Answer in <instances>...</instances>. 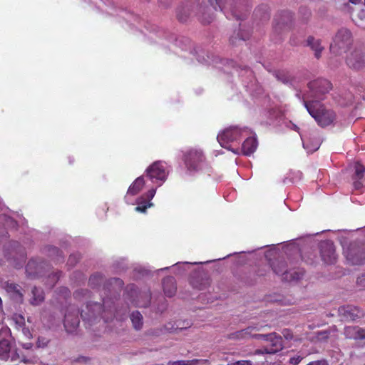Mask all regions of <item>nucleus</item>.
Listing matches in <instances>:
<instances>
[{
  "mask_svg": "<svg viewBox=\"0 0 365 365\" xmlns=\"http://www.w3.org/2000/svg\"><path fill=\"white\" fill-rule=\"evenodd\" d=\"M115 317V307L113 302L103 299V305L98 302H89L86 309L81 312V317L83 321L92 324L98 319H103L108 322Z\"/></svg>",
  "mask_w": 365,
  "mask_h": 365,
  "instance_id": "1",
  "label": "nucleus"
},
{
  "mask_svg": "<svg viewBox=\"0 0 365 365\" xmlns=\"http://www.w3.org/2000/svg\"><path fill=\"white\" fill-rule=\"evenodd\" d=\"M304 106L309 113L322 127L329 125L336 118L335 113L326 109L319 101H304Z\"/></svg>",
  "mask_w": 365,
  "mask_h": 365,
  "instance_id": "2",
  "label": "nucleus"
},
{
  "mask_svg": "<svg viewBox=\"0 0 365 365\" xmlns=\"http://www.w3.org/2000/svg\"><path fill=\"white\" fill-rule=\"evenodd\" d=\"M182 160L190 173L200 170L206 163V158L200 149L190 148L183 153Z\"/></svg>",
  "mask_w": 365,
  "mask_h": 365,
  "instance_id": "3",
  "label": "nucleus"
},
{
  "mask_svg": "<svg viewBox=\"0 0 365 365\" xmlns=\"http://www.w3.org/2000/svg\"><path fill=\"white\" fill-rule=\"evenodd\" d=\"M352 43V36L349 30L341 29L338 31L333 42L330 45V50L336 55L346 52Z\"/></svg>",
  "mask_w": 365,
  "mask_h": 365,
  "instance_id": "4",
  "label": "nucleus"
},
{
  "mask_svg": "<svg viewBox=\"0 0 365 365\" xmlns=\"http://www.w3.org/2000/svg\"><path fill=\"white\" fill-rule=\"evenodd\" d=\"M127 294L132 304L138 307H147L150 305L151 293L150 291L139 292L134 284L127 287Z\"/></svg>",
  "mask_w": 365,
  "mask_h": 365,
  "instance_id": "5",
  "label": "nucleus"
},
{
  "mask_svg": "<svg viewBox=\"0 0 365 365\" xmlns=\"http://www.w3.org/2000/svg\"><path fill=\"white\" fill-rule=\"evenodd\" d=\"M273 272L278 275H282V279L285 282H292L300 279L303 273L302 272H290L287 270V265L284 260L276 259L271 264Z\"/></svg>",
  "mask_w": 365,
  "mask_h": 365,
  "instance_id": "6",
  "label": "nucleus"
},
{
  "mask_svg": "<svg viewBox=\"0 0 365 365\" xmlns=\"http://www.w3.org/2000/svg\"><path fill=\"white\" fill-rule=\"evenodd\" d=\"M146 176L154 183L162 185L167 178L168 171L165 163L162 161H155L151 164L145 170Z\"/></svg>",
  "mask_w": 365,
  "mask_h": 365,
  "instance_id": "7",
  "label": "nucleus"
},
{
  "mask_svg": "<svg viewBox=\"0 0 365 365\" xmlns=\"http://www.w3.org/2000/svg\"><path fill=\"white\" fill-rule=\"evenodd\" d=\"M308 87L312 91L315 101L323 100L322 96L327 93L331 89V83L327 79L320 78L311 81Z\"/></svg>",
  "mask_w": 365,
  "mask_h": 365,
  "instance_id": "8",
  "label": "nucleus"
},
{
  "mask_svg": "<svg viewBox=\"0 0 365 365\" xmlns=\"http://www.w3.org/2000/svg\"><path fill=\"white\" fill-rule=\"evenodd\" d=\"M242 130L240 128L237 126H230L217 135V140L222 147L228 148L227 145L229 143L240 140Z\"/></svg>",
  "mask_w": 365,
  "mask_h": 365,
  "instance_id": "9",
  "label": "nucleus"
},
{
  "mask_svg": "<svg viewBox=\"0 0 365 365\" xmlns=\"http://www.w3.org/2000/svg\"><path fill=\"white\" fill-rule=\"evenodd\" d=\"M293 19L292 14L289 11H282L278 13L274 19V29L276 32L290 28Z\"/></svg>",
  "mask_w": 365,
  "mask_h": 365,
  "instance_id": "10",
  "label": "nucleus"
},
{
  "mask_svg": "<svg viewBox=\"0 0 365 365\" xmlns=\"http://www.w3.org/2000/svg\"><path fill=\"white\" fill-rule=\"evenodd\" d=\"M348 66L354 70H359L365 66V51L355 49L346 58Z\"/></svg>",
  "mask_w": 365,
  "mask_h": 365,
  "instance_id": "11",
  "label": "nucleus"
},
{
  "mask_svg": "<svg viewBox=\"0 0 365 365\" xmlns=\"http://www.w3.org/2000/svg\"><path fill=\"white\" fill-rule=\"evenodd\" d=\"M346 259L353 265H361L365 263V246L364 247L351 245L346 251Z\"/></svg>",
  "mask_w": 365,
  "mask_h": 365,
  "instance_id": "12",
  "label": "nucleus"
},
{
  "mask_svg": "<svg viewBox=\"0 0 365 365\" xmlns=\"http://www.w3.org/2000/svg\"><path fill=\"white\" fill-rule=\"evenodd\" d=\"M319 248L321 257L324 263L334 264L336 262L335 247L332 242L323 241L320 243Z\"/></svg>",
  "mask_w": 365,
  "mask_h": 365,
  "instance_id": "13",
  "label": "nucleus"
},
{
  "mask_svg": "<svg viewBox=\"0 0 365 365\" xmlns=\"http://www.w3.org/2000/svg\"><path fill=\"white\" fill-rule=\"evenodd\" d=\"M339 315L345 321H354L363 317V312L357 307L344 305L339 307Z\"/></svg>",
  "mask_w": 365,
  "mask_h": 365,
  "instance_id": "14",
  "label": "nucleus"
},
{
  "mask_svg": "<svg viewBox=\"0 0 365 365\" xmlns=\"http://www.w3.org/2000/svg\"><path fill=\"white\" fill-rule=\"evenodd\" d=\"M210 4L213 7V9L217 11L219 9L221 11H223L226 15H227L228 11H230L232 15L236 18V19H241L242 17L239 16L235 11L233 10V8L230 4L227 3L228 0H207Z\"/></svg>",
  "mask_w": 365,
  "mask_h": 365,
  "instance_id": "15",
  "label": "nucleus"
},
{
  "mask_svg": "<svg viewBox=\"0 0 365 365\" xmlns=\"http://www.w3.org/2000/svg\"><path fill=\"white\" fill-rule=\"evenodd\" d=\"M344 334L346 339L355 341L365 339V329L357 326H348L344 328Z\"/></svg>",
  "mask_w": 365,
  "mask_h": 365,
  "instance_id": "16",
  "label": "nucleus"
},
{
  "mask_svg": "<svg viewBox=\"0 0 365 365\" xmlns=\"http://www.w3.org/2000/svg\"><path fill=\"white\" fill-rule=\"evenodd\" d=\"M269 344L266 345L268 350L266 351L269 354H274L281 351L283 349V340L281 336L277 335L276 333H272V337L267 341Z\"/></svg>",
  "mask_w": 365,
  "mask_h": 365,
  "instance_id": "17",
  "label": "nucleus"
},
{
  "mask_svg": "<svg viewBox=\"0 0 365 365\" xmlns=\"http://www.w3.org/2000/svg\"><path fill=\"white\" fill-rule=\"evenodd\" d=\"M163 287L165 294L172 297L175 294L177 287L176 282L173 277H166L163 279Z\"/></svg>",
  "mask_w": 365,
  "mask_h": 365,
  "instance_id": "18",
  "label": "nucleus"
},
{
  "mask_svg": "<svg viewBox=\"0 0 365 365\" xmlns=\"http://www.w3.org/2000/svg\"><path fill=\"white\" fill-rule=\"evenodd\" d=\"M258 145L257 140L255 137L247 138L242 145V153L243 155L249 156L254 153Z\"/></svg>",
  "mask_w": 365,
  "mask_h": 365,
  "instance_id": "19",
  "label": "nucleus"
},
{
  "mask_svg": "<svg viewBox=\"0 0 365 365\" xmlns=\"http://www.w3.org/2000/svg\"><path fill=\"white\" fill-rule=\"evenodd\" d=\"M78 313L79 311H76V314L73 317L69 313L65 314L63 324L67 331H71L73 329H75L76 327H78L80 322L78 317Z\"/></svg>",
  "mask_w": 365,
  "mask_h": 365,
  "instance_id": "20",
  "label": "nucleus"
},
{
  "mask_svg": "<svg viewBox=\"0 0 365 365\" xmlns=\"http://www.w3.org/2000/svg\"><path fill=\"white\" fill-rule=\"evenodd\" d=\"M145 185L143 176L137 178L135 181L130 185L128 189L127 194L134 196L138 194Z\"/></svg>",
  "mask_w": 365,
  "mask_h": 365,
  "instance_id": "21",
  "label": "nucleus"
},
{
  "mask_svg": "<svg viewBox=\"0 0 365 365\" xmlns=\"http://www.w3.org/2000/svg\"><path fill=\"white\" fill-rule=\"evenodd\" d=\"M254 330H259V329L255 327H248L244 329H242V330L237 331L235 333L230 334L229 336V338L232 339H245L249 336H251V333Z\"/></svg>",
  "mask_w": 365,
  "mask_h": 365,
  "instance_id": "22",
  "label": "nucleus"
},
{
  "mask_svg": "<svg viewBox=\"0 0 365 365\" xmlns=\"http://www.w3.org/2000/svg\"><path fill=\"white\" fill-rule=\"evenodd\" d=\"M307 45L315 51L316 58H319L321 56V53L323 47L321 46V42L319 39H315L314 37L309 36L307 39Z\"/></svg>",
  "mask_w": 365,
  "mask_h": 365,
  "instance_id": "23",
  "label": "nucleus"
},
{
  "mask_svg": "<svg viewBox=\"0 0 365 365\" xmlns=\"http://www.w3.org/2000/svg\"><path fill=\"white\" fill-rule=\"evenodd\" d=\"M11 350L10 341L7 339H2L0 341V359L2 360H7L9 357Z\"/></svg>",
  "mask_w": 365,
  "mask_h": 365,
  "instance_id": "24",
  "label": "nucleus"
},
{
  "mask_svg": "<svg viewBox=\"0 0 365 365\" xmlns=\"http://www.w3.org/2000/svg\"><path fill=\"white\" fill-rule=\"evenodd\" d=\"M32 298L31 299V303L33 305H38L42 302L44 299L43 292L41 288L34 287L31 291Z\"/></svg>",
  "mask_w": 365,
  "mask_h": 365,
  "instance_id": "25",
  "label": "nucleus"
},
{
  "mask_svg": "<svg viewBox=\"0 0 365 365\" xmlns=\"http://www.w3.org/2000/svg\"><path fill=\"white\" fill-rule=\"evenodd\" d=\"M354 173L352 176L353 180H363L365 177V167L360 162L354 163Z\"/></svg>",
  "mask_w": 365,
  "mask_h": 365,
  "instance_id": "26",
  "label": "nucleus"
},
{
  "mask_svg": "<svg viewBox=\"0 0 365 365\" xmlns=\"http://www.w3.org/2000/svg\"><path fill=\"white\" fill-rule=\"evenodd\" d=\"M190 283L194 288L199 290L205 289L209 284L208 279H203L202 277L197 276L191 279Z\"/></svg>",
  "mask_w": 365,
  "mask_h": 365,
  "instance_id": "27",
  "label": "nucleus"
},
{
  "mask_svg": "<svg viewBox=\"0 0 365 365\" xmlns=\"http://www.w3.org/2000/svg\"><path fill=\"white\" fill-rule=\"evenodd\" d=\"M255 16L261 21H267L269 19V9L267 5H260L255 10Z\"/></svg>",
  "mask_w": 365,
  "mask_h": 365,
  "instance_id": "28",
  "label": "nucleus"
},
{
  "mask_svg": "<svg viewBox=\"0 0 365 365\" xmlns=\"http://www.w3.org/2000/svg\"><path fill=\"white\" fill-rule=\"evenodd\" d=\"M130 320L132 322L133 327L136 330H139L143 327V316L138 311L132 312V314H130Z\"/></svg>",
  "mask_w": 365,
  "mask_h": 365,
  "instance_id": "29",
  "label": "nucleus"
},
{
  "mask_svg": "<svg viewBox=\"0 0 365 365\" xmlns=\"http://www.w3.org/2000/svg\"><path fill=\"white\" fill-rule=\"evenodd\" d=\"M6 290L8 292L12 294L14 297H15L17 300H22L23 294L20 290L19 285L14 283L7 284Z\"/></svg>",
  "mask_w": 365,
  "mask_h": 365,
  "instance_id": "30",
  "label": "nucleus"
},
{
  "mask_svg": "<svg viewBox=\"0 0 365 365\" xmlns=\"http://www.w3.org/2000/svg\"><path fill=\"white\" fill-rule=\"evenodd\" d=\"M250 37L248 31H239L236 36L233 35L230 38V42L232 45H236L240 42H244Z\"/></svg>",
  "mask_w": 365,
  "mask_h": 365,
  "instance_id": "31",
  "label": "nucleus"
},
{
  "mask_svg": "<svg viewBox=\"0 0 365 365\" xmlns=\"http://www.w3.org/2000/svg\"><path fill=\"white\" fill-rule=\"evenodd\" d=\"M103 281V275L99 273H96L90 277L88 283L91 287L95 288L99 286Z\"/></svg>",
  "mask_w": 365,
  "mask_h": 365,
  "instance_id": "32",
  "label": "nucleus"
},
{
  "mask_svg": "<svg viewBox=\"0 0 365 365\" xmlns=\"http://www.w3.org/2000/svg\"><path fill=\"white\" fill-rule=\"evenodd\" d=\"M199 359H192V360H178L172 361H170L168 364V365H197L199 363Z\"/></svg>",
  "mask_w": 365,
  "mask_h": 365,
  "instance_id": "33",
  "label": "nucleus"
},
{
  "mask_svg": "<svg viewBox=\"0 0 365 365\" xmlns=\"http://www.w3.org/2000/svg\"><path fill=\"white\" fill-rule=\"evenodd\" d=\"M153 206V203L150 202H139L138 206H136L135 207V210L136 212H143V213H145L147 210V209L150 207Z\"/></svg>",
  "mask_w": 365,
  "mask_h": 365,
  "instance_id": "34",
  "label": "nucleus"
},
{
  "mask_svg": "<svg viewBox=\"0 0 365 365\" xmlns=\"http://www.w3.org/2000/svg\"><path fill=\"white\" fill-rule=\"evenodd\" d=\"M329 330L320 331L317 333V339L320 341H327L330 336Z\"/></svg>",
  "mask_w": 365,
  "mask_h": 365,
  "instance_id": "35",
  "label": "nucleus"
},
{
  "mask_svg": "<svg viewBox=\"0 0 365 365\" xmlns=\"http://www.w3.org/2000/svg\"><path fill=\"white\" fill-rule=\"evenodd\" d=\"M61 276V272H58L49 275L48 280H51L50 288H52L54 284L58 282Z\"/></svg>",
  "mask_w": 365,
  "mask_h": 365,
  "instance_id": "36",
  "label": "nucleus"
},
{
  "mask_svg": "<svg viewBox=\"0 0 365 365\" xmlns=\"http://www.w3.org/2000/svg\"><path fill=\"white\" fill-rule=\"evenodd\" d=\"M156 188H151L145 194V197L146 199L145 202H150V200L153 198L155 195Z\"/></svg>",
  "mask_w": 365,
  "mask_h": 365,
  "instance_id": "37",
  "label": "nucleus"
},
{
  "mask_svg": "<svg viewBox=\"0 0 365 365\" xmlns=\"http://www.w3.org/2000/svg\"><path fill=\"white\" fill-rule=\"evenodd\" d=\"M302 359H303V357L302 356L297 355V356L291 357L289 359V363L292 365H298L302 361Z\"/></svg>",
  "mask_w": 365,
  "mask_h": 365,
  "instance_id": "38",
  "label": "nucleus"
},
{
  "mask_svg": "<svg viewBox=\"0 0 365 365\" xmlns=\"http://www.w3.org/2000/svg\"><path fill=\"white\" fill-rule=\"evenodd\" d=\"M272 333L269 334H251V336L253 338L258 339H263V340H265L267 341L269 340V339L270 337H272Z\"/></svg>",
  "mask_w": 365,
  "mask_h": 365,
  "instance_id": "39",
  "label": "nucleus"
},
{
  "mask_svg": "<svg viewBox=\"0 0 365 365\" xmlns=\"http://www.w3.org/2000/svg\"><path fill=\"white\" fill-rule=\"evenodd\" d=\"M78 259L79 257L76 255H71L68 257V263L70 265L73 266L78 261Z\"/></svg>",
  "mask_w": 365,
  "mask_h": 365,
  "instance_id": "40",
  "label": "nucleus"
},
{
  "mask_svg": "<svg viewBox=\"0 0 365 365\" xmlns=\"http://www.w3.org/2000/svg\"><path fill=\"white\" fill-rule=\"evenodd\" d=\"M48 343V340L45 338H40L38 337L37 341V345L39 347H44L46 346Z\"/></svg>",
  "mask_w": 365,
  "mask_h": 365,
  "instance_id": "41",
  "label": "nucleus"
},
{
  "mask_svg": "<svg viewBox=\"0 0 365 365\" xmlns=\"http://www.w3.org/2000/svg\"><path fill=\"white\" fill-rule=\"evenodd\" d=\"M212 19H213L212 16H208L207 17L205 14H202V16L200 18L202 23L205 24H210L212 21Z\"/></svg>",
  "mask_w": 365,
  "mask_h": 365,
  "instance_id": "42",
  "label": "nucleus"
},
{
  "mask_svg": "<svg viewBox=\"0 0 365 365\" xmlns=\"http://www.w3.org/2000/svg\"><path fill=\"white\" fill-rule=\"evenodd\" d=\"M113 282L115 283L118 286L121 287L123 285V282L119 278H113L109 280V284H112Z\"/></svg>",
  "mask_w": 365,
  "mask_h": 365,
  "instance_id": "43",
  "label": "nucleus"
},
{
  "mask_svg": "<svg viewBox=\"0 0 365 365\" xmlns=\"http://www.w3.org/2000/svg\"><path fill=\"white\" fill-rule=\"evenodd\" d=\"M232 365H252V364L250 360H241L236 361Z\"/></svg>",
  "mask_w": 365,
  "mask_h": 365,
  "instance_id": "44",
  "label": "nucleus"
},
{
  "mask_svg": "<svg viewBox=\"0 0 365 365\" xmlns=\"http://www.w3.org/2000/svg\"><path fill=\"white\" fill-rule=\"evenodd\" d=\"M361 180H354L353 185L356 190H359L363 186V184L361 182Z\"/></svg>",
  "mask_w": 365,
  "mask_h": 365,
  "instance_id": "45",
  "label": "nucleus"
},
{
  "mask_svg": "<svg viewBox=\"0 0 365 365\" xmlns=\"http://www.w3.org/2000/svg\"><path fill=\"white\" fill-rule=\"evenodd\" d=\"M356 282L359 286L365 287V274L358 277Z\"/></svg>",
  "mask_w": 365,
  "mask_h": 365,
  "instance_id": "46",
  "label": "nucleus"
},
{
  "mask_svg": "<svg viewBox=\"0 0 365 365\" xmlns=\"http://www.w3.org/2000/svg\"><path fill=\"white\" fill-rule=\"evenodd\" d=\"M267 350H268V348H267V346H263V347H262V348H261V349H259L255 350V354H269V353H268V352L265 351H267Z\"/></svg>",
  "mask_w": 365,
  "mask_h": 365,
  "instance_id": "47",
  "label": "nucleus"
},
{
  "mask_svg": "<svg viewBox=\"0 0 365 365\" xmlns=\"http://www.w3.org/2000/svg\"><path fill=\"white\" fill-rule=\"evenodd\" d=\"M16 322L21 324H24V318L21 315H19L16 317Z\"/></svg>",
  "mask_w": 365,
  "mask_h": 365,
  "instance_id": "48",
  "label": "nucleus"
},
{
  "mask_svg": "<svg viewBox=\"0 0 365 365\" xmlns=\"http://www.w3.org/2000/svg\"><path fill=\"white\" fill-rule=\"evenodd\" d=\"M52 252L56 253L57 255L61 256V252L56 247H52Z\"/></svg>",
  "mask_w": 365,
  "mask_h": 365,
  "instance_id": "49",
  "label": "nucleus"
},
{
  "mask_svg": "<svg viewBox=\"0 0 365 365\" xmlns=\"http://www.w3.org/2000/svg\"><path fill=\"white\" fill-rule=\"evenodd\" d=\"M83 292H86L87 293L88 291L87 290H81V291H76L75 293H74V296L75 297H78L79 296L80 294L83 293Z\"/></svg>",
  "mask_w": 365,
  "mask_h": 365,
  "instance_id": "50",
  "label": "nucleus"
},
{
  "mask_svg": "<svg viewBox=\"0 0 365 365\" xmlns=\"http://www.w3.org/2000/svg\"><path fill=\"white\" fill-rule=\"evenodd\" d=\"M349 2L354 4H356L361 1V0H349Z\"/></svg>",
  "mask_w": 365,
  "mask_h": 365,
  "instance_id": "51",
  "label": "nucleus"
},
{
  "mask_svg": "<svg viewBox=\"0 0 365 365\" xmlns=\"http://www.w3.org/2000/svg\"><path fill=\"white\" fill-rule=\"evenodd\" d=\"M63 291L65 292V294H69V293H70L69 290H68L67 288H63Z\"/></svg>",
  "mask_w": 365,
  "mask_h": 365,
  "instance_id": "52",
  "label": "nucleus"
},
{
  "mask_svg": "<svg viewBox=\"0 0 365 365\" xmlns=\"http://www.w3.org/2000/svg\"><path fill=\"white\" fill-rule=\"evenodd\" d=\"M178 19H179L180 21H184V19H183L181 16H179V14H178Z\"/></svg>",
  "mask_w": 365,
  "mask_h": 365,
  "instance_id": "53",
  "label": "nucleus"
},
{
  "mask_svg": "<svg viewBox=\"0 0 365 365\" xmlns=\"http://www.w3.org/2000/svg\"><path fill=\"white\" fill-rule=\"evenodd\" d=\"M2 301H1V299L0 298V304H1Z\"/></svg>",
  "mask_w": 365,
  "mask_h": 365,
  "instance_id": "54",
  "label": "nucleus"
}]
</instances>
